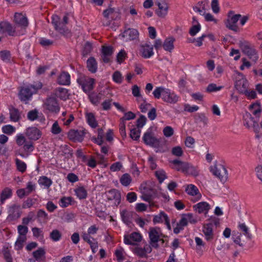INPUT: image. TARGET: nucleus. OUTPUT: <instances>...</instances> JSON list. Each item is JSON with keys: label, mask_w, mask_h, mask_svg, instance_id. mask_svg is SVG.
Segmentation results:
<instances>
[{"label": "nucleus", "mask_w": 262, "mask_h": 262, "mask_svg": "<svg viewBox=\"0 0 262 262\" xmlns=\"http://www.w3.org/2000/svg\"><path fill=\"white\" fill-rule=\"evenodd\" d=\"M18 232L20 236H26L28 231V229L27 226L19 225L17 227Z\"/></svg>", "instance_id": "774afa93"}, {"label": "nucleus", "mask_w": 262, "mask_h": 262, "mask_svg": "<svg viewBox=\"0 0 262 262\" xmlns=\"http://www.w3.org/2000/svg\"><path fill=\"white\" fill-rule=\"evenodd\" d=\"M113 53V48L112 46H103L102 53L103 55L111 56Z\"/></svg>", "instance_id": "bf43d9fd"}, {"label": "nucleus", "mask_w": 262, "mask_h": 262, "mask_svg": "<svg viewBox=\"0 0 262 262\" xmlns=\"http://www.w3.org/2000/svg\"><path fill=\"white\" fill-rule=\"evenodd\" d=\"M33 95V92L29 87L22 88L19 93V99L23 101L29 100Z\"/></svg>", "instance_id": "aec40b11"}, {"label": "nucleus", "mask_w": 262, "mask_h": 262, "mask_svg": "<svg viewBox=\"0 0 262 262\" xmlns=\"http://www.w3.org/2000/svg\"><path fill=\"white\" fill-rule=\"evenodd\" d=\"M26 135L30 140H37L41 137V133L36 127H31L27 129Z\"/></svg>", "instance_id": "f3484780"}, {"label": "nucleus", "mask_w": 262, "mask_h": 262, "mask_svg": "<svg viewBox=\"0 0 262 262\" xmlns=\"http://www.w3.org/2000/svg\"><path fill=\"white\" fill-rule=\"evenodd\" d=\"M146 121V117L143 115H141L139 118L137 120V126L138 128H142Z\"/></svg>", "instance_id": "69168bd1"}, {"label": "nucleus", "mask_w": 262, "mask_h": 262, "mask_svg": "<svg viewBox=\"0 0 262 262\" xmlns=\"http://www.w3.org/2000/svg\"><path fill=\"white\" fill-rule=\"evenodd\" d=\"M171 152L172 155L177 157H181L183 155V151L182 149V148L179 146L172 148L171 150Z\"/></svg>", "instance_id": "0e129e2a"}, {"label": "nucleus", "mask_w": 262, "mask_h": 262, "mask_svg": "<svg viewBox=\"0 0 262 262\" xmlns=\"http://www.w3.org/2000/svg\"><path fill=\"white\" fill-rule=\"evenodd\" d=\"M132 181V179L131 177L128 173L123 174L120 180L121 184L124 186H128L130 184Z\"/></svg>", "instance_id": "c03bdc74"}, {"label": "nucleus", "mask_w": 262, "mask_h": 262, "mask_svg": "<svg viewBox=\"0 0 262 262\" xmlns=\"http://www.w3.org/2000/svg\"><path fill=\"white\" fill-rule=\"evenodd\" d=\"M223 88V86H217L214 83L209 84L206 88V91L209 93L220 91Z\"/></svg>", "instance_id": "6e6d98bb"}, {"label": "nucleus", "mask_w": 262, "mask_h": 262, "mask_svg": "<svg viewBox=\"0 0 262 262\" xmlns=\"http://www.w3.org/2000/svg\"><path fill=\"white\" fill-rule=\"evenodd\" d=\"M238 228L242 232V233L247 237L249 240H251L252 238V234L250 232L249 228L244 224H240L238 225Z\"/></svg>", "instance_id": "4c0bfd02"}, {"label": "nucleus", "mask_w": 262, "mask_h": 262, "mask_svg": "<svg viewBox=\"0 0 262 262\" xmlns=\"http://www.w3.org/2000/svg\"><path fill=\"white\" fill-rule=\"evenodd\" d=\"M149 241L151 242H159L160 237V230L158 228H150L149 231Z\"/></svg>", "instance_id": "cd10ccee"}, {"label": "nucleus", "mask_w": 262, "mask_h": 262, "mask_svg": "<svg viewBox=\"0 0 262 262\" xmlns=\"http://www.w3.org/2000/svg\"><path fill=\"white\" fill-rule=\"evenodd\" d=\"M26 236L19 235L15 244L16 249L18 250L21 249L23 247V244L26 242Z\"/></svg>", "instance_id": "8fccbe9b"}, {"label": "nucleus", "mask_w": 262, "mask_h": 262, "mask_svg": "<svg viewBox=\"0 0 262 262\" xmlns=\"http://www.w3.org/2000/svg\"><path fill=\"white\" fill-rule=\"evenodd\" d=\"M153 222L154 223H161L165 222V224L167 225V227L168 229L170 230V225L169 223V221L167 215L163 212H161L158 215L155 216Z\"/></svg>", "instance_id": "393cba45"}, {"label": "nucleus", "mask_w": 262, "mask_h": 262, "mask_svg": "<svg viewBox=\"0 0 262 262\" xmlns=\"http://www.w3.org/2000/svg\"><path fill=\"white\" fill-rule=\"evenodd\" d=\"M0 56L3 61L6 62H10L11 59V54L9 51H1L0 52Z\"/></svg>", "instance_id": "09e8293b"}, {"label": "nucleus", "mask_w": 262, "mask_h": 262, "mask_svg": "<svg viewBox=\"0 0 262 262\" xmlns=\"http://www.w3.org/2000/svg\"><path fill=\"white\" fill-rule=\"evenodd\" d=\"M212 174L222 182L225 183L228 179V171L225 167L221 164H214L210 167Z\"/></svg>", "instance_id": "7ed1b4c3"}, {"label": "nucleus", "mask_w": 262, "mask_h": 262, "mask_svg": "<svg viewBox=\"0 0 262 262\" xmlns=\"http://www.w3.org/2000/svg\"><path fill=\"white\" fill-rule=\"evenodd\" d=\"M239 46L242 52L246 55L250 59L256 62L258 58L257 52L256 49L247 41H239Z\"/></svg>", "instance_id": "f03ea898"}, {"label": "nucleus", "mask_w": 262, "mask_h": 262, "mask_svg": "<svg viewBox=\"0 0 262 262\" xmlns=\"http://www.w3.org/2000/svg\"><path fill=\"white\" fill-rule=\"evenodd\" d=\"M155 98L159 99L162 96V100L170 104L176 103L179 100V96L174 92L162 86L157 87L153 92Z\"/></svg>", "instance_id": "f257e3e1"}, {"label": "nucleus", "mask_w": 262, "mask_h": 262, "mask_svg": "<svg viewBox=\"0 0 262 262\" xmlns=\"http://www.w3.org/2000/svg\"><path fill=\"white\" fill-rule=\"evenodd\" d=\"M185 191L189 195H195L198 200L200 199L201 197V194L199 193V189L194 185L189 184L187 185Z\"/></svg>", "instance_id": "7c9ffc66"}, {"label": "nucleus", "mask_w": 262, "mask_h": 262, "mask_svg": "<svg viewBox=\"0 0 262 262\" xmlns=\"http://www.w3.org/2000/svg\"><path fill=\"white\" fill-rule=\"evenodd\" d=\"M12 195V190L9 187L5 188L0 194V202L1 204H4L5 201L9 199Z\"/></svg>", "instance_id": "2f4dec72"}, {"label": "nucleus", "mask_w": 262, "mask_h": 262, "mask_svg": "<svg viewBox=\"0 0 262 262\" xmlns=\"http://www.w3.org/2000/svg\"><path fill=\"white\" fill-rule=\"evenodd\" d=\"M84 132L83 130L71 129L68 134V136L70 140L74 142H81L84 137Z\"/></svg>", "instance_id": "4468645a"}, {"label": "nucleus", "mask_w": 262, "mask_h": 262, "mask_svg": "<svg viewBox=\"0 0 262 262\" xmlns=\"http://www.w3.org/2000/svg\"><path fill=\"white\" fill-rule=\"evenodd\" d=\"M57 83L59 85H69L71 84V76L69 73L62 71L57 76Z\"/></svg>", "instance_id": "dca6fc26"}, {"label": "nucleus", "mask_w": 262, "mask_h": 262, "mask_svg": "<svg viewBox=\"0 0 262 262\" xmlns=\"http://www.w3.org/2000/svg\"><path fill=\"white\" fill-rule=\"evenodd\" d=\"M10 116L11 120L14 122L18 121L20 118L19 112L15 108L10 110Z\"/></svg>", "instance_id": "ea45409f"}, {"label": "nucleus", "mask_w": 262, "mask_h": 262, "mask_svg": "<svg viewBox=\"0 0 262 262\" xmlns=\"http://www.w3.org/2000/svg\"><path fill=\"white\" fill-rule=\"evenodd\" d=\"M87 121L89 124L92 128H96L97 126L98 123L95 120V116L93 114L90 113L86 114Z\"/></svg>", "instance_id": "a18cd8bd"}, {"label": "nucleus", "mask_w": 262, "mask_h": 262, "mask_svg": "<svg viewBox=\"0 0 262 262\" xmlns=\"http://www.w3.org/2000/svg\"><path fill=\"white\" fill-rule=\"evenodd\" d=\"M140 52L142 56L145 58L150 57L153 55V47L147 43L141 46Z\"/></svg>", "instance_id": "6ab92c4d"}, {"label": "nucleus", "mask_w": 262, "mask_h": 262, "mask_svg": "<svg viewBox=\"0 0 262 262\" xmlns=\"http://www.w3.org/2000/svg\"><path fill=\"white\" fill-rule=\"evenodd\" d=\"M212 224L208 223L203 226V232L207 241H211L213 238L214 234L212 230Z\"/></svg>", "instance_id": "a878e982"}, {"label": "nucleus", "mask_w": 262, "mask_h": 262, "mask_svg": "<svg viewBox=\"0 0 262 262\" xmlns=\"http://www.w3.org/2000/svg\"><path fill=\"white\" fill-rule=\"evenodd\" d=\"M43 107L50 112L54 113L58 112L60 108L57 99L53 97H49L46 99Z\"/></svg>", "instance_id": "0eeeda50"}, {"label": "nucleus", "mask_w": 262, "mask_h": 262, "mask_svg": "<svg viewBox=\"0 0 262 262\" xmlns=\"http://www.w3.org/2000/svg\"><path fill=\"white\" fill-rule=\"evenodd\" d=\"M143 141L147 145L152 146H157L159 142L150 133H145L143 138Z\"/></svg>", "instance_id": "412c9836"}, {"label": "nucleus", "mask_w": 262, "mask_h": 262, "mask_svg": "<svg viewBox=\"0 0 262 262\" xmlns=\"http://www.w3.org/2000/svg\"><path fill=\"white\" fill-rule=\"evenodd\" d=\"M174 41L175 39L173 37L167 38L163 44L164 49L167 51L171 52L174 48L173 42Z\"/></svg>", "instance_id": "473e14b6"}, {"label": "nucleus", "mask_w": 262, "mask_h": 262, "mask_svg": "<svg viewBox=\"0 0 262 262\" xmlns=\"http://www.w3.org/2000/svg\"><path fill=\"white\" fill-rule=\"evenodd\" d=\"M46 252L43 248H39L33 252V257L37 261H42L45 259Z\"/></svg>", "instance_id": "72a5a7b5"}, {"label": "nucleus", "mask_w": 262, "mask_h": 262, "mask_svg": "<svg viewBox=\"0 0 262 262\" xmlns=\"http://www.w3.org/2000/svg\"><path fill=\"white\" fill-rule=\"evenodd\" d=\"M38 183L41 185L46 187L47 188H49L52 184V181L47 177L43 176L39 178L38 180Z\"/></svg>", "instance_id": "de8ad7c7"}, {"label": "nucleus", "mask_w": 262, "mask_h": 262, "mask_svg": "<svg viewBox=\"0 0 262 262\" xmlns=\"http://www.w3.org/2000/svg\"><path fill=\"white\" fill-rule=\"evenodd\" d=\"M21 215L20 206L15 204L10 206L8 209V218L11 220L18 219Z\"/></svg>", "instance_id": "f8f14e48"}, {"label": "nucleus", "mask_w": 262, "mask_h": 262, "mask_svg": "<svg viewBox=\"0 0 262 262\" xmlns=\"http://www.w3.org/2000/svg\"><path fill=\"white\" fill-rule=\"evenodd\" d=\"M38 112L36 110H33L28 112L27 115L28 119L31 121H34L38 117Z\"/></svg>", "instance_id": "052dcab7"}, {"label": "nucleus", "mask_w": 262, "mask_h": 262, "mask_svg": "<svg viewBox=\"0 0 262 262\" xmlns=\"http://www.w3.org/2000/svg\"><path fill=\"white\" fill-rule=\"evenodd\" d=\"M94 82V79L84 76H80L77 79V82L85 93L89 92L93 89Z\"/></svg>", "instance_id": "423d86ee"}, {"label": "nucleus", "mask_w": 262, "mask_h": 262, "mask_svg": "<svg viewBox=\"0 0 262 262\" xmlns=\"http://www.w3.org/2000/svg\"><path fill=\"white\" fill-rule=\"evenodd\" d=\"M51 132L54 135H57L61 133V128L59 126L57 122H55L53 123L52 126Z\"/></svg>", "instance_id": "338daca9"}, {"label": "nucleus", "mask_w": 262, "mask_h": 262, "mask_svg": "<svg viewBox=\"0 0 262 262\" xmlns=\"http://www.w3.org/2000/svg\"><path fill=\"white\" fill-rule=\"evenodd\" d=\"M13 21L16 26L25 29L28 26V20L27 17L21 13H15Z\"/></svg>", "instance_id": "9b49d317"}, {"label": "nucleus", "mask_w": 262, "mask_h": 262, "mask_svg": "<svg viewBox=\"0 0 262 262\" xmlns=\"http://www.w3.org/2000/svg\"><path fill=\"white\" fill-rule=\"evenodd\" d=\"M163 132L164 136L166 137H170L172 136L174 133L173 128L169 126H167L164 127Z\"/></svg>", "instance_id": "680f3d73"}, {"label": "nucleus", "mask_w": 262, "mask_h": 262, "mask_svg": "<svg viewBox=\"0 0 262 262\" xmlns=\"http://www.w3.org/2000/svg\"><path fill=\"white\" fill-rule=\"evenodd\" d=\"M61 233L57 229H54L50 233V237L53 242L59 241L61 238Z\"/></svg>", "instance_id": "37998d69"}, {"label": "nucleus", "mask_w": 262, "mask_h": 262, "mask_svg": "<svg viewBox=\"0 0 262 262\" xmlns=\"http://www.w3.org/2000/svg\"><path fill=\"white\" fill-rule=\"evenodd\" d=\"M244 125L248 128L253 127L254 128L258 126V122L259 119L257 118L253 117L250 113H246L244 116Z\"/></svg>", "instance_id": "ddd939ff"}, {"label": "nucleus", "mask_w": 262, "mask_h": 262, "mask_svg": "<svg viewBox=\"0 0 262 262\" xmlns=\"http://www.w3.org/2000/svg\"><path fill=\"white\" fill-rule=\"evenodd\" d=\"M232 14V11L229 12L228 18L225 23V25L229 29L234 32H237L239 31V28L237 25V23L239 18L242 17V15L239 14L233 15L232 16L230 15Z\"/></svg>", "instance_id": "39448f33"}, {"label": "nucleus", "mask_w": 262, "mask_h": 262, "mask_svg": "<svg viewBox=\"0 0 262 262\" xmlns=\"http://www.w3.org/2000/svg\"><path fill=\"white\" fill-rule=\"evenodd\" d=\"M249 110L251 113L256 117L259 119L260 113H261V108L260 105L257 103H254L251 104L249 106Z\"/></svg>", "instance_id": "e433bc0d"}, {"label": "nucleus", "mask_w": 262, "mask_h": 262, "mask_svg": "<svg viewBox=\"0 0 262 262\" xmlns=\"http://www.w3.org/2000/svg\"><path fill=\"white\" fill-rule=\"evenodd\" d=\"M15 130V127L11 125H5L2 127L3 132L8 135L12 134Z\"/></svg>", "instance_id": "13d9d810"}, {"label": "nucleus", "mask_w": 262, "mask_h": 262, "mask_svg": "<svg viewBox=\"0 0 262 262\" xmlns=\"http://www.w3.org/2000/svg\"><path fill=\"white\" fill-rule=\"evenodd\" d=\"M87 68L89 71L92 73H95L97 71V63L94 57H90L86 62Z\"/></svg>", "instance_id": "c9c22d12"}, {"label": "nucleus", "mask_w": 262, "mask_h": 262, "mask_svg": "<svg viewBox=\"0 0 262 262\" xmlns=\"http://www.w3.org/2000/svg\"><path fill=\"white\" fill-rule=\"evenodd\" d=\"M155 3L158 7V10L156 11V13L159 17H165L167 14L169 9L166 0H156Z\"/></svg>", "instance_id": "6e6552de"}, {"label": "nucleus", "mask_w": 262, "mask_h": 262, "mask_svg": "<svg viewBox=\"0 0 262 262\" xmlns=\"http://www.w3.org/2000/svg\"><path fill=\"white\" fill-rule=\"evenodd\" d=\"M142 236L141 234L138 232L132 233L129 236H124V243L128 245H134L133 242H139L141 241Z\"/></svg>", "instance_id": "5701e85b"}, {"label": "nucleus", "mask_w": 262, "mask_h": 262, "mask_svg": "<svg viewBox=\"0 0 262 262\" xmlns=\"http://www.w3.org/2000/svg\"><path fill=\"white\" fill-rule=\"evenodd\" d=\"M106 196L108 200H115L117 203L119 204L120 199H121V195L120 192L116 189H112L108 191L106 193Z\"/></svg>", "instance_id": "c756f323"}, {"label": "nucleus", "mask_w": 262, "mask_h": 262, "mask_svg": "<svg viewBox=\"0 0 262 262\" xmlns=\"http://www.w3.org/2000/svg\"><path fill=\"white\" fill-rule=\"evenodd\" d=\"M72 198V197H62L59 201V205L61 207H67L71 204Z\"/></svg>", "instance_id": "3c124183"}, {"label": "nucleus", "mask_w": 262, "mask_h": 262, "mask_svg": "<svg viewBox=\"0 0 262 262\" xmlns=\"http://www.w3.org/2000/svg\"><path fill=\"white\" fill-rule=\"evenodd\" d=\"M4 259L6 262H12V257L11 254V251L8 247L4 246L2 251Z\"/></svg>", "instance_id": "79ce46f5"}, {"label": "nucleus", "mask_w": 262, "mask_h": 262, "mask_svg": "<svg viewBox=\"0 0 262 262\" xmlns=\"http://www.w3.org/2000/svg\"><path fill=\"white\" fill-rule=\"evenodd\" d=\"M76 194L79 199H85L87 196V192L83 187H80L75 190Z\"/></svg>", "instance_id": "49530a36"}, {"label": "nucleus", "mask_w": 262, "mask_h": 262, "mask_svg": "<svg viewBox=\"0 0 262 262\" xmlns=\"http://www.w3.org/2000/svg\"><path fill=\"white\" fill-rule=\"evenodd\" d=\"M82 238L85 242L90 244L92 252L95 253L98 248V243L96 240L85 233L82 235Z\"/></svg>", "instance_id": "bb28decb"}, {"label": "nucleus", "mask_w": 262, "mask_h": 262, "mask_svg": "<svg viewBox=\"0 0 262 262\" xmlns=\"http://www.w3.org/2000/svg\"><path fill=\"white\" fill-rule=\"evenodd\" d=\"M103 14L104 17L107 19H115L117 17H120V14L117 12L115 11L113 8H108L105 10Z\"/></svg>", "instance_id": "c85d7f7f"}, {"label": "nucleus", "mask_w": 262, "mask_h": 262, "mask_svg": "<svg viewBox=\"0 0 262 262\" xmlns=\"http://www.w3.org/2000/svg\"><path fill=\"white\" fill-rule=\"evenodd\" d=\"M155 175L160 183L166 178V173L162 169L155 171Z\"/></svg>", "instance_id": "603ef678"}, {"label": "nucleus", "mask_w": 262, "mask_h": 262, "mask_svg": "<svg viewBox=\"0 0 262 262\" xmlns=\"http://www.w3.org/2000/svg\"><path fill=\"white\" fill-rule=\"evenodd\" d=\"M193 209L199 213L207 214L210 209V205L206 202H201L193 206Z\"/></svg>", "instance_id": "b1692460"}, {"label": "nucleus", "mask_w": 262, "mask_h": 262, "mask_svg": "<svg viewBox=\"0 0 262 262\" xmlns=\"http://www.w3.org/2000/svg\"><path fill=\"white\" fill-rule=\"evenodd\" d=\"M52 24L55 29L60 33L63 34L66 32V26L60 21V18L58 15L54 14L52 16Z\"/></svg>", "instance_id": "2eb2a0df"}, {"label": "nucleus", "mask_w": 262, "mask_h": 262, "mask_svg": "<svg viewBox=\"0 0 262 262\" xmlns=\"http://www.w3.org/2000/svg\"><path fill=\"white\" fill-rule=\"evenodd\" d=\"M0 29L2 32H7L10 36H15L20 34L16 31V27L13 26L9 22L3 21L0 23Z\"/></svg>", "instance_id": "1a4fd4ad"}, {"label": "nucleus", "mask_w": 262, "mask_h": 262, "mask_svg": "<svg viewBox=\"0 0 262 262\" xmlns=\"http://www.w3.org/2000/svg\"><path fill=\"white\" fill-rule=\"evenodd\" d=\"M15 161L18 170L21 172H25L26 170L27 167V165L25 163V162L21 161V160L18 159H16Z\"/></svg>", "instance_id": "864d4df0"}, {"label": "nucleus", "mask_w": 262, "mask_h": 262, "mask_svg": "<svg viewBox=\"0 0 262 262\" xmlns=\"http://www.w3.org/2000/svg\"><path fill=\"white\" fill-rule=\"evenodd\" d=\"M140 132L139 128H134L130 130V136L133 139L137 140L140 137Z\"/></svg>", "instance_id": "4d7b16f0"}, {"label": "nucleus", "mask_w": 262, "mask_h": 262, "mask_svg": "<svg viewBox=\"0 0 262 262\" xmlns=\"http://www.w3.org/2000/svg\"><path fill=\"white\" fill-rule=\"evenodd\" d=\"M121 216L123 222L129 226L131 223L132 212L126 210H123L121 212Z\"/></svg>", "instance_id": "f704fd0d"}, {"label": "nucleus", "mask_w": 262, "mask_h": 262, "mask_svg": "<svg viewBox=\"0 0 262 262\" xmlns=\"http://www.w3.org/2000/svg\"><path fill=\"white\" fill-rule=\"evenodd\" d=\"M201 30V25L196 21V24L193 25L189 30V34L191 36H194Z\"/></svg>", "instance_id": "5fc2aeb1"}, {"label": "nucleus", "mask_w": 262, "mask_h": 262, "mask_svg": "<svg viewBox=\"0 0 262 262\" xmlns=\"http://www.w3.org/2000/svg\"><path fill=\"white\" fill-rule=\"evenodd\" d=\"M238 79H237L235 83V88L240 93L247 92L248 86V82L243 75H239Z\"/></svg>", "instance_id": "9d476101"}, {"label": "nucleus", "mask_w": 262, "mask_h": 262, "mask_svg": "<svg viewBox=\"0 0 262 262\" xmlns=\"http://www.w3.org/2000/svg\"><path fill=\"white\" fill-rule=\"evenodd\" d=\"M134 252L140 257H146V254L144 249L140 247H136L134 249Z\"/></svg>", "instance_id": "e2e57ef3"}, {"label": "nucleus", "mask_w": 262, "mask_h": 262, "mask_svg": "<svg viewBox=\"0 0 262 262\" xmlns=\"http://www.w3.org/2000/svg\"><path fill=\"white\" fill-rule=\"evenodd\" d=\"M54 95L62 100L69 99L70 94L68 90L63 88H57L54 91Z\"/></svg>", "instance_id": "4be33fe9"}, {"label": "nucleus", "mask_w": 262, "mask_h": 262, "mask_svg": "<svg viewBox=\"0 0 262 262\" xmlns=\"http://www.w3.org/2000/svg\"><path fill=\"white\" fill-rule=\"evenodd\" d=\"M171 163L173 164H180L182 171L186 174L193 177H196L199 174V170L198 169V166H194L191 164L184 162L178 160H173Z\"/></svg>", "instance_id": "20e7f679"}, {"label": "nucleus", "mask_w": 262, "mask_h": 262, "mask_svg": "<svg viewBox=\"0 0 262 262\" xmlns=\"http://www.w3.org/2000/svg\"><path fill=\"white\" fill-rule=\"evenodd\" d=\"M122 36L126 40H135L138 38L139 33L136 29L128 28L123 32Z\"/></svg>", "instance_id": "a211bd4d"}, {"label": "nucleus", "mask_w": 262, "mask_h": 262, "mask_svg": "<svg viewBox=\"0 0 262 262\" xmlns=\"http://www.w3.org/2000/svg\"><path fill=\"white\" fill-rule=\"evenodd\" d=\"M194 11L199 12L201 15H205V3L204 1H200L198 2L196 6L193 7Z\"/></svg>", "instance_id": "a19ab883"}, {"label": "nucleus", "mask_w": 262, "mask_h": 262, "mask_svg": "<svg viewBox=\"0 0 262 262\" xmlns=\"http://www.w3.org/2000/svg\"><path fill=\"white\" fill-rule=\"evenodd\" d=\"M103 95L101 93H99L97 94L96 93H92L89 95V99L90 101L94 105H98L101 100L102 99V97Z\"/></svg>", "instance_id": "58836bf2"}]
</instances>
